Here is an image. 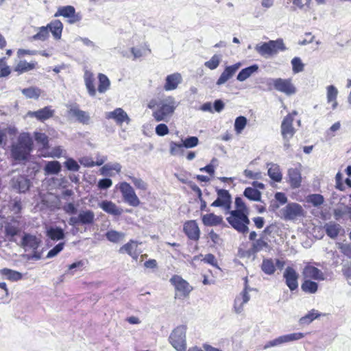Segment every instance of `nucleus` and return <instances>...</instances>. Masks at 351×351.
I'll return each instance as SVG.
<instances>
[{
  "label": "nucleus",
  "mask_w": 351,
  "mask_h": 351,
  "mask_svg": "<svg viewBox=\"0 0 351 351\" xmlns=\"http://www.w3.org/2000/svg\"><path fill=\"white\" fill-rule=\"evenodd\" d=\"M324 227L327 235L332 239L336 238L341 230V226L334 222L328 223Z\"/></svg>",
  "instance_id": "40"
},
{
  "label": "nucleus",
  "mask_w": 351,
  "mask_h": 351,
  "mask_svg": "<svg viewBox=\"0 0 351 351\" xmlns=\"http://www.w3.org/2000/svg\"><path fill=\"white\" fill-rule=\"evenodd\" d=\"M170 282L175 287L176 298L183 299L186 298L193 290V287L189 283L178 275L173 276L170 279Z\"/></svg>",
  "instance_id": "7"
},
{
  "label": "nucleus",
  "mask_w": 351,
  "mask_h": 351,
  "mask_svg": "<svg viewBox=\"0 0 351 351\" xmlns=\"http://www.w3.org/2000/svg\"><path fill=\"white\" fill-rule=\"evenodd\" d=\"M69 115L75 117L76 120L83 124H88L90 121L89 114L79 108L77 105H72L68 111Z\"/></svg>",
  "instance_id": "19"
},
{
  "label": "nucleus",
  "mask_w": 351,
  "mask_h": 351,
  "mask_svg": "<svg viewBox=\"0 0 351 351\" xmlns=\"http://www.w3.org/2000/svg\"><path fill=\"white\" fill-rule=\"evenodd\" d=\"M44 170L47 175L58 174L61 170V165L57 160L49 161L46 163Z\"/></svg>",
  "instance_id": "38"
},
{
  "label": "nucleus",
  "mask_w": 351,
  "mask_h": 351,
  "mask_svg": "<svg viewBox=\"0 0 351 351\" xmlns=\"http://www.w3.org/2000/svg\"><path fill=\"white\" fill-rule=\"evenodd\" d=\"M66 151L64 150L62 147L57 146L51 149V150L48 154H45L43 156L45 157H51V158H60L61 156L65 157Z\"/></svg>",
  "instance_id": "55"
},
{
  "label": "nucleus",
  "mask_w": 351,
  "mask_h": 351,
  "mask_svg": "<svg viewBox=\"0 0 351 351\" xmlns=\"http://www.w3.org/2000/svg\"><path fill=\"white\" fill-rule=\"evenodd\" d=\"M258 65L253 64L245 69L241 70L237 76V80L239 82H244L247 78L251 77L253 74L256 73L258 71Z\"/></svg>",
  "instance_id": "30"
},
{
  "label": "nucleus",
  "mask_w": 351,
  "mask_h": 351,
  "mask_svg": "<svg viewBox=\"0 0 351 351\" xmlns=\"http://www.w3.org/2000/svg\"><path fill=\"white\" fill-rule=\"evenodd\" d=\"M46 27H48L49 32L50 31L56 39H60L61 38L63 25L59 20H54L48 24Z\"/></svg>",
  "instance_id": "33"
},
{
  "label": "nucleus",
  "mask_w": 351,
  "mask_h": 351,
  "mask_svg": "<svg viewBox=\"0 0 351 351\" xmlns=\"http://www.w3.org/2000/svg\"><path fill=\"white\" fill-rule=\"evenodd\" d=\"M84 80L88 95L90 97H95L97 90L95 86V77L93 73L89 71H86L84 75Z\"/></svg>",
  "instance_id": "27"
},
{
  "label": "nucleus",
  "mask_w": 351,
  "mask_h": 351,
  "mask_svg": "<svg viewBox=\"0 0 351 351\" xmlns=\"http://www.w3.org/2000/svg\"><path fill=\"white\" fill-rule=\"evenodd\" d=\"M98 80H99V86L97 90L100 93H104L108 90L110 89V81L109 78L103 73L98 74Z\"/></svg>",
  "instance_id": "39"
},
{
  "label": "nucleus",
  "mask_w": 351,
  "mask_h": 351,
  "mask_svg": "<svg viewBox=\"0 0 351 351\" xmlns=\"http://www.w3.org/2000/svg\"><path fill=\"white\" fill-rule=\"evenodd\" d=\"M243 194L247 198H248L250 200L261 201V193L254 188H246L244 191Z\"/></svg>",
  "instance_id": "45"
},
{
  "label": "nucleus",
  "mask_w": 351,
  "mask_h": 351,
  "mask_svg": "<svg viewBox=\"0 0 351 351\" xmlns=\"http://www.w3.org/2000/svg\"><path fill=\"white\" fill-rule=\"evenodd\" d=\"M283 277L285 279L287 286L291 291L298 289L299 275L293 267H287L284 271Z\"/></svg>",
  "instance_id": "15"
},
{
  "label": "nucleus",
  "mask_w": 351,
  "mask_h": 351,
  "mask_svg": "<svg viewBox=\"0 0 351 351\" xmlns=\"http://www.w3.org/2000/svg\"><path fill=\"white\" fill-rule=\"evenodd\" d=\"M11 185L13 189L19 193H25L29 190L30 182L27 178L23 176H17L12 178Z\"/></svg>",
  "instance_id": "18"
},
{
  "label": "nucleus",
  "mask_w": 351,
  "mask_h": 351,
  "mask_svg": "<svg viewBox=\"0 0 351 351\" xmlns=\"http://www.w3.org/2000/svg\"><path fill=\"white\" fill-rule=\"evenodd\" d=\"M269 85L273 86L276 90L285 94L286 95H294L297 88L292 82L291 78L283 79V78H273L270 79Z\"/></svg>",
  "instance_id": "8"
},
{
  "label": "nucleus",
  "mask_w": 351,
  "mask_h": 351,
  "mask_svg": "<svg viewBox=\"0 0 351 351\" xmlns=\"http://www.w3.org/2000/svg\"><path fill=\"white\" fill-rule=\"evenodd\" d=\"M119 189L121 193L123 201L130 206L136 207L141 204V201L136 195L132 186L126 182H122L119 184Z\"/></svg>",
  "instance_id": "9"
},
{
  "label": "nucleus",
  "mask_w": 351,
  "mask_h": 351,
  "mask_svg": "<svg viewBox=\"0 0 351 351\" xmlns=\"http://www.w3.org/2000/svg\"><path fill=\"white\" fill-rule=\"evenodd\" d=\"M199 144V139L196 136H190L184 139H182V145L184 147L189 149L196 147Z\"/></svg>",
  "instance_id": "56"
},
{
  "label": "nucleus",
  "mask_w": 351,
  "mask_h": 351,
  "mask_svg": "<svg viewBox=\"0 0 351 351\" xmlns=\"http://www.w3.org/2000/svg\"><path fill=\"white\" fill-rule=\"evenodd\" d=\"M267 174L269 177L276 182H280L282 179V173L280 167L278 165L275 163H268Z\"/></svg>",
  "instance_id": "29"
},
{
  "label": "nucleus",
  "mask_w": 351,
  "mask_h": 351,
  "mask_svg": "<svg viewBox=\"0 0 351 351\" xmlns=\"http://www.w3.org/2000/svg\"><path fill=\"white\" fill-rule=\"evenodd\" d=\"M106 236L108 241L117 243L124 238L125 234L115 230H110L106 232Z\"/></svg>",
  "instance_id": "52"
},
{
  "label": "nucleus",
  "mask_w": 351,
  "mask_h": 351,
  "mask_svg": "<svg viewBox=\"0 0 351 351\" xmlns=\"http://www.w3.org/2000/svg\"><path fill=\"white\" fill-rule=\"evenodd\" d=\"M227 221L238 232L243 234L248 232L250 219L246 213H243L239 210H232Z\"/></svg>",
  "instance_id": "5"
},
{
  "label": "nucleus",
  "mask_w": 351,
  "mask_h": 351,
  "mask_svg": "<svg viewBox=\"0 0 351 351\" xmlns=\"http://www.w3.org/2000/svg\"><path fill=\"white\" fill-rule=\"evenodd\" d=\"M62 16L65 18H69V23H75L81 20V16L75 13V10L73 6L66 5L60 7L55 14V16Z\"/></svg>",
  "instance_id": "12"
},
{
  "label": "nucleus",
  "mask_w": 351,
  "mask_h": 351,
  "mask_svg": "<svg viewBox=\"0 0 351 351\" xmlns=\"http://www.w3.org/2000/svg\"><path fill=\"white\" fill-rule=\"evenodd\" d=\"M268 247V243L265 241L263 238H260L256 240L252 245V247L250 249V252L252 254H256L264 248H267Z\"/></svg>",
  "instance_id": "48"
},
{
  "label": "nucleus",
  "mask_w": 351,
  "mask_h": 351,
  "mask_svg": "<svg viewBox=\"0 0 351 351\" xmlns=\"http://www.w3.org/2000/svg\"><path fill=\"white\" fill-rule=\"evenodd\" d=\"M326 90L327 102L331 104L332 110H335L338 105L337 101L338 90L335 86L330 85L326 87Z\"/></svg>",
  "instance_id": "32"
},
{
  "label": "nucleus",
  "mask_w": 351,
  "mask_h": 351,
  "mask_svg": "<svg viewBox=\"0 0 351 351\" xmlns=\"http://www.w3.org/2000/svg\"><path fill=\"white\" fill-rule=\"evenodd\" d=\"M292 70L294 73H298L304 70V64L302 63L301 59L298 57H295L291 60Z\"/></svg>",
  "instance_id": "57"
},
{
  "label": "nucleus",
  "mask_w": 351,
  "mask_h": 351,
  "mask_svg": "<svg viewBox=\"0 0 351 351\" xmlns=\"http://www.w3.org/2000/svg\"><path fill=\"white\" fill-rule=\"evenodd\" d=\"M95 221V213L90 209H82L79 211L76 216L71 217L69 219V224L72 226H92Z\"/></svg>",
  "instance_id": "6"
},
{
  "label": "nucleus",
  "mask_w": 351,
  "mask_h": 351,
  "mask_svg": "<svg viewBox=\"0 0 351 351\" xmlns=\"http://www.w3.org/2000/svg\"><path fill=\"white\" fill-rule=\"evenodd\" d=\"M303 276L305 279H313L315 280H324V274L316 267L308 264L303 269Z\"/></svg>",
  "instance_id": "17"
},
{
  "label": "nucleus",
  "mask_w": 351,
  "mask_h": 351,
  "mask_svg": "<svg viewBox=\"0 0 351 351\" xmlns=\"http://www.w3.org/2000/svg\"><path fill=\"white\" fill-rule=\"evenodd\" d=\"M49 37L48 27L43 26L38 28L37 34L30 38L32 40H41L44 41Z\"/></svg>",
  "instance_id": "47"
},
{
  "label": "nucleus",
  "mask_w": 351,
  "mask_h": 351,
  "mask_svg": "<svg viewBox=\"0 0 351 351\" xmlns=\"http://www.w3.org/2000/svg\"><path fill=\"white\" fill-rule=\"evenodd\" d=\"M20 230L18 226L12 225L11 223H7L5 226V234L6 237H10V240L12 241L14 236L17 235Z\"/></svg>",
  "instance_id": "53"
},
{
  "label": "nucleus",
  "mask_w": 351,
  "mask_h": 351,
  "mask_svg": "<svg viewBox=\"0 0 351 351\" xmlns=\"http://www.w3.org/2000/svg\"><path fill=\"white\" fill-rule=\"evenodd\" d=\"M322 315H323L319 313L317 310L312 309L306 315L302 317L300 319L299 322L300 324L308 325Z\"/></svg>",
  "instance_id": "42"
},
{
  "label": "nucleus",
  "mask_w": 351,
  "mask_h": 351,
  "mask_svg": "<svg viewBox=\"0 0 351 351\" xmlns=\"http://www.w3.org/2000/svg\"><path fill=\"white\" fill-rule=\"evenodd\" d=\"M0 275L3 278L12 282L19 281L23 278L21 273L8 268H3L0 269Z\"/></svg>",
  "instance_id": "31"
},
{
  "label": "nucleus",
  "mask_w": 351,
  "mask_h": 351,
  "mask_svg": "<svg viewBox=\"0 0 351 351\" xmlns=\"http://www.w3.org/2000/svg\"><path fill=\"white\" fill-rule=\"evenodd\" d=\"M23 94L27 98L38 99L41 93L40 89L36 87H29L22 90Z\"/></svg>",
  "instance_id": "51"
},
{
  "label": "nucleus",
  "mask_w": 351,
  "mask_h": 351,
  "mask_svg": "<svg viewBox=\"0 0 351 351\" xmlns=\"http://www.w3.org/2000/svg\"><path fill=\"white\" fill-rule=\"evenodd\" d=\"M34 136L37 143L40 144L43 148H46L48 146V136L45 134L36 132Z\"/></svg>",
  "instance_id": "60"
},
{
  "label": "nucleus",
  "mask_w": 351,
  "mask_h": 351,
  "mask_svg": "<svg viewBox=\"0 0 351 351\" xmlns=\"http://www.w3.org/2000/svg\"><path fill=\"white\" fill-rule=\"evenodd\" d=\"M217 193V198L212 203L211 206L229 209L231 204V196L229 192L225 189H218Z\"/></svg>",
  "instance_id": "16"
},
{
  "label": "nucleus",
  "mask_w": 351,
  "mask_h": 351,
  "mask_svg": "<svg viewBox=\"0 0 351 351\" xmlns=\"http://www.w3.org/2000/svg\"><path fill=\"white\" fill-rule=\"evenodd\" d=\"M182 82V77L179 73H174L168 75L165 79V83L164 84V89L166 91H171L176 90L178 85Z\"/></svg>",
  "instance_id": "22"
},
{
  "label": "nucleus",
  "mask_w": 351,
  "mask_h": 351,
  "mask_svg": "<svg viewBox=\"0 0 351 351\" xmlns=\"http://www.w3.org/2000/svg\"><path fill=\"white\" fill-rule=\"evenodd\" d=\"M288 182L292 189H298L301 186V171L298 168H290L287 171Z\"/></svg>",
  "instance_id": "24"
},
{
  "label": "nucleus",
  "mask_w": 351,
  "mask_h": 351,
  "mask_svg": "<svg viewBox=\"0 0 351 351\" xmlns=\"http://www.w3.org/2000/svg\"><path fill=\"white\" fill-rule=\"evenodd\" d=\"M223 218L213 213L206 214L202 217V222L205 226H213L222 223Z\"/></svg>",
  "instance_id": "34"
},
{
  "label": "nucleus",
  "mask_w": 351,
  "mask_h": 351,
  "mask_svg": "<svg viewBox=\"0 0 351 351\" xmlns=\"http://www.w3.org/2000/svg\"><path fill=\"white\" fill-rule=\"evenodd\" d=\"M10 209L14 215H19L22 210V204L20 199L14 198L10 202Z\"/></svg>",
  "instance_id": "58"
},
{
  "label": "nucleus",
  "mask_w": 351,
  "mask_h": 351,
  "mask_svg": "<svg viewBox=\"0 0 351 351\" xmlns=\"http://www.w3.org/2000/svg\"><path fill=\"white\" fill-rule=\"evenodd\" d=\"M36 62H27L25 60H20L14 67V71L19 73H23L33 70L36 65Z\"/></svg>",
  "instance_id": "36"
},
{
  "label": "nucleus",
  "mask_w": 351,
  "mask_h": 351,
  "mask_svg": "<svg viewBox=\"0 0 351 351\" xmlns=\"http://www.w3.org/2000/svg\"><path fill=\"white\" fill-rule=\"evenodd\" d=\"M54 110L51 109L50 106H46L37 111H29L27 115L31 117H35L36 119L40 121H44L53 117Z\"/></svg>",
  "instance_id": "26"
},
{
  "label": "nucleus",
  "mask_w": 351,
  "mask_h": 351,
  "mask_svg": "<svg viewBox=\"0 0 351 351\" xmlns=\"http://www.w3.org/2000/svg\"><path fill=\"white\" fill-rule=\"evenodd\" d=\"M324 197L319 194H313L308 196V202L312 204L314 206H320L324 203Z\"/></svg>",
  "instance_id": "59"
},
{
  "label": "nucleus",
  "mask_w": 351,
  "mask_h": 351,
  "mask_svg": "<svg viewBox=\"0 0 351 351\" xmlns=\"http://www.w3.org/2000/svg\"><path fill=\"white\" fill-rule=\"evenodd\" d=\"M184 232L191 240L197 241L199 238V229L195 221L186 222L184 225Z\"/></svg>",
  "instance_id": "25"
},
{
  "label": "nucleus",
  "mask_w": 351,
  "mask_h": 351,
  "mask_svg": "<svg viewBox=\"0 0 351 351\" xmlns=\"http://www.w3.org/2000/svg\"><path fill=\"white\" fill-rule=\"evenodd\" d=\"M186 325H180L175 328L169 337L170 344L177 351H186Z\"/></svg>",
  "instance_id": "4"
},
{
  "label": "nucleus",
  "mask_w": 351,
  "mask_h": 351,
  "mask_svg": "<svg viewBox=\"0 0 351 351\" xmlns=\"http://www.w3.org/2000/svg\"><path fill=\"white\" fill-rule=\"evenodd\" d=\"M184 145L182 143L171 141L169 143V153L171 156H182L184 153Z\"/></svg>",
  "instance_id": "44"
},
{
  "label": "nucleus",
  "mask_w": 351,
  "mask_h": 351,
  "mask_svg": "<svg viewBox=\"0 0 351 351\" xmlns=\"http://www.w3.org/2000/svg\"><path fill=\"white\" fill-rule=\"evenodd\" d=\"M221 61V56L219 54H215L209 60L205 62L204 66L210 70H215L219 66Z\"/></svg>",
  "instance_id": "46"
},
{
  "label": "nucleus",
  "mask_w": 351,
  "mask_h": 351,
  "mask_svg": "<svg viewBox=\"0 0 351 351\" xmlns=\"http://www.w3.org/2000/svg\"><path fill=\"white\" fill-rule=\"evenodd\" d=\"M47 236L53 241H59L64 238V232L61 228L50 227L47 230Z\"/></svg>",
  "instance_id": "37"
},
{
  "label": "nucleus",
  "mask_w": 351,
  "mask_h": 351,
  "mask_svg": "<svg viewBox=\"0 0 351 351\" xmlns=\"http://www.w3.org/2000/svg\"><path fill=\"white\" fill-rule=\"evenodd\" d=\"M121 165L119 162L107 163L104 165L99 170L100 174L105 176H111V171H115L117 173L121 172Z\"/></svg>",
  "instance_id": "35"
},
{
  "label": "nucleus",
  "mask_w": 351,
  "mask_h": 351,
  "mask_svg": "<svg viewBox=\"0 0 351 351\" xmlns=\"http://www.w3.org/2000/svg\"><path fill=\"white\" fill-rule=\"evenodd\" d=\"M247 123L246 117L239 116L236 118L234 121V130L237 134H241L245 128Z\"/></svg>",
  "instance_id": "50"
},
{
  "label": "nucleus",
  "mask_w": 351,
  "mask_h": 351,
  "mask_svg": "<svg viewBox=\"0 0 351 351\" xmlns=\"http://www.w3.org/2000/svg\"><path fill=\"white\" fill-rule=\"evenodd\" d=\"M250 289L248 288L247 285V279H245V286L244 289L240 293L239 295H237L234 300V310L236 313L239 314L243 310V306L245 304L247 303L250 299V296L249 295V291Z\"/></svg>",
  "instance_id": "14"
},
{
  "label": "nucleus",
  "mask_w": 351,
  "mask_h": 351,
  "mask_svg": "<svg viewBox=\"0 0 351 351\" xmlns=\"http://www.w3.org/2000/svg\"><path fill=\"white\" fill-rule=\"evenodd\" d=\"M131 53L134 56V58L136 59L150 53L151 50L147 46L141 47H132Z\"/></svg>",
  "instance_id": "49"
},
{
  "label": "nucleus",
  "mask_w": 351,
  "mask_h": 351,
  "mask_svg": "<svg viewBox=\"0 0 351 351\" xmlns=\"http://www.w3.org/2000/svg\"><path fill=\"white\" fill-rule=\"evenodd\" d=\"M297 112L293 111L292 113L287 114L281 123V134L283 140H290L295 133V130L293 127V117Z\"/></svg>",
  "instance_id": "11"
},
{
  "label": "nucleus",
  "mask_w": 351,
  "mask_h": 351,
  "mask_svg": "<svg viewBox=\"0 0 351 351\" xmlns=\"http://www.w3.org/2000/svg\"><path fill=\"white\" fill-rule=\"evenodd\" d=\"M64 164L65 167L69 171H78L80 169V165L73 158H68Z\"/></svg>",
  "instance_id": "64"
},
{
  "label": "nucleus",
  "mask_w": 351,
  "mask_h": 351,
  "mask_svg": "<svg viewBox=\"0 0 351 351\" xmlns=\"http://www.w3.org/2000/svg\"><path fill=\"white\" fill-rule=\"evenodd\" d=\"M10 72V68L7 65L5 58H0V77L8 76Z\"/></svg>",
  "instance_id": "63"
},
{
  "label": "nucleus",
  "mask_w": 351,
  "mask_h": 351,
  "mask_svg": "<svg viewBox=\"0 0 351 351\" xmlns=\"http://www.w3.org/2000/svg\"><path fill=\"white\" fill-rule=\"evenodd\" d=\"M138 243L136 241L131 240L120 248V252L127 253L134 259H137L140 252L137 250Z\"/></svg>",
  "instance_id": "28"
},
{
  "label": "nucleus",
  "mask_w": 351,
  "mask_h": 351,
  "mask_svg": "<svg viewBox=\"0 0 351 351\" xmlns=\"http://www.w3.org/2000/svg\"><path fill=\"white\" fill-rule=\"evenodd\" d=\"M285 343L300 340L305 337L302 332H294L283 335Z\"/></svg>",
  "instance_id": "61"
},
{
  "label": "nucleus",
  "mask_w": 351,
  "mask_h": 351,
  "mask_svg": "<svg viewBox=\"0 0 351 351\" xmlns=\"http://www.w3.org/2000/svg\"><path fill=\"white\" fill-rule=\"evenodd\" d=\"M40 240L35 235L25 234L21 241V245L25 251H35L39 246Z\"/></svg>",
  "instance_id": "23"
},
{
  "label": "nucleus",
  "mask_w": 351,
  "mask_h": 351,
  "mask_svg": "<svg viewBox=\"0 0 351 351\" xmlns=\"http://www.w3.org/2000/svg\"><path fill=\"white\" fill-rule=\"evenodd\" d=\"M99 207L106 213L113 216H120L123 213V209L115 203L110 200H104L99 203Z\"/></svg>",
  "instance_id": "20"
},
{
  "label": "nucleus",
  "mask_w": 351,
  "mask_h": 351,
  "mask_svg": "<svg viewBox=\"0 0 351 351\" xmlns=\"http://www.w3.org/2000/svg\"><path fill=\"white\" fill-rule=\"evenodd\" d=\"M261 269L265 274L267 275L274 274L276 271L274 261L271 258L263 259L261 264Z\"/></svg>",
  "instance_id": "41"
},
{
  "label": "nucleus",
  "mask_w": 351,
  "mask_h": 351,
  "mask_svg": "<svg viewBox=\"0 0 351 351\" xmlns=\"http://www.w3.org/2000/svg\"><path fill=\"white\" fill-rule=\"evenodd\" d=\"M301 289L305 293L313 294L317 291L318 285L315 282L306 279L302 282Z\"/></svg>",
  "instance_id": "43"
},
{
  "label": "nucleus",
  "mask_w": 351,
  "mask_h": 351,
  "mask_svg": "<svg viewBox=\"0 0 351 351\" xmlns=\"http://www.w3.org/2000/svg\"><path fill=\"white\" fill-rule=\"evenodd\" d=\"M32 146L33 141L29 134L22 133L19 136L17 142L12 146V156L15 160H25L32 150Z\"/></svg>",
  "instance_id": "2"
},
{
  "label": "nucleus",
  "mask_w": 351,
  "mask_h": 351,
  "mask_svg": "<svg viewBox=\"0 0 351 351\" xmlns=\"http://www.w3.org/2000/svg\"><path fill=\"white\" fill-rule=\"evenodd\" d=\"M284 343H285V339H284L283 335H282V336H280L273 340L267 341L263 346V348L265 350H266L269 348L278 346H280Z\"/></svg>",
  "instance_id": "62"
},
{
  "label": "nucleus",
  "mask_w": 351,
  "mask_h": 351,
  "mask_svg": "<svg viewBox=\"0 0 351 351\" xmlns=\"http://www.w3.org/2000/svg\"><path fill=\"white\" fill-rule=\"evenodd\" d=\"M256 51L263 57L269 58L276 55L279 51L286 50L282 39L269 40L266 43H260L254 47Z\"/></svg>",
  "instance_id": "3"
},
{
  "label": "nucleus",
  "mask_w": 351,
  "mask_h": 351,
  "mask_svg": "<svg viewBox=\"0 0 351 351\" xmlns=\"http://www.w3.org/2000/svg\"><path fill=\"white\" fill-rule=\"evenodd\" d=\"M179 103L172 96H167L159 99H152L148 104V108L153 110L152 116L156 121L167 122Z\"/></svg>",
  "instance_id": "1"
},
{
  "label": "nucleus",
  "mask_w": 351,
  "mask_h": 351,
  "mask_svg": "<svg viewBox=\"0 0 351 351\" xmlns=\"http://www.w3.org/2000/svg\"><path fill=\"white\" fill-rule=\"evenodd\" d=\"M241 65L242 64L241 62H237L234 64L227 66L217 80L216 85L220 86L226 83L234 75Z\"/></svg>",
  "instance_id": "13"
},
{
  "label": "nucleus",
  "mask_w": 351,
  "mask_h": 351,
  "mask_svg": "<svg viewBox=\"0 0 351 351\" xmlns=\"http://www.w3.org/2000/svg\"><path fill=\"white\" fill-rule=\"evenodd\" d=\"M302 206L297 203H289L280 210L281 217L285 220H294L303 215Z\"/></svg>",
  "instance_id": "10"
},
{
  "label": "nucleus",
  "mask_w": 351,
  "mask_h": 351,
  "mask_svg": "<svg viewBox=\"0 0 351 351\" xmlns=\"http://www.w3.org/2000/svg\"><path fill=\"white\" fill-rule=\"evenodd\" d=\"M128 178L132 181V182L137 189L141 191H146L147 189L148 184L141 178L132 176H128Z\"/></svg>",
  "instance_id": "54"
},
{
  "label": "nucleus",
  "mask_w": 351,
  "mask_h": 351,
  "mask_svg": "<svg viewBox=\"0 0 351 351\" xmlns=\"http://www.w3.org/2000/svg\"><path fill=\"white\" fill-rule=\"evenodd\" d=\"M106 118L114 119L119 125H121L123 122L129 123L130 121L127 113L121 108H117L112 112H106Z\"/></svg>",
  "instance_id": "21"
}]
</instances>
